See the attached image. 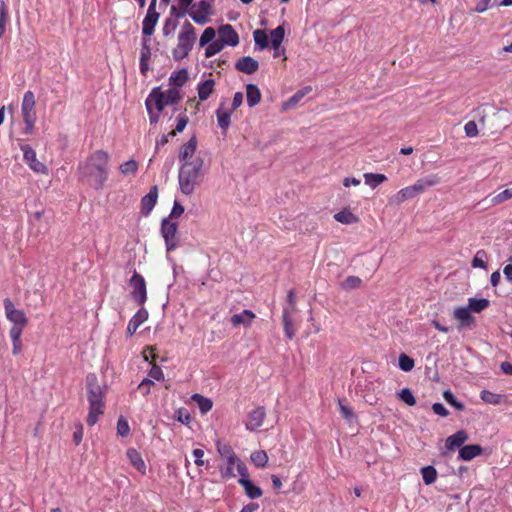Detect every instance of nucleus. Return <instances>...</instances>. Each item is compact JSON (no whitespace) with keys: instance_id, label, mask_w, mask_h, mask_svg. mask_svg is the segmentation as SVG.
Masks as SVG:
<instances>
[{"instance_id":"obj_58","label":"nucleus","mask_w":512,"mask_h":512,"mask_svg":"<svg viewBox=\"0 0 512 512\" xmlns=\"http://www.w3.org/2000/svg\"><path fill=\"white\" fill-rule=\"evenodd\" d=\"M338 406H339V410H340L341 415L345 419L350 420V419H352L354 417L353 410L349 406L345 405L343 403V401L340 400V399L338 400Z\"/></svg>"},{"instance_id":"obj_48","label":"nucleus","mask_w":512,"mask_h":512,"mask_svg":"<svg viewBox=\"0 0 512 512\" xmlns=\"http://www.w3.org/2000/svg\"><path fill=\"white\" fill-rule=\"evenodd\" d=\"M414 360L407 356L406 354L402 353L399 356V367L401 370L405 372H409L414 368Z\"/></svg>"},{"instance_id":"obj_57","label":"nucleus","mask_w":512,"mask_h":512,"mask_svg":"<svg viewBox=\"0 0 512 512\" xmlns=\"http://www.w3.org/2000/svg\"><path fill=\"white\" fill-rule=\"evenodd\" d=\"M150 43H151L150 38H143V40H142V47H141V53H140V57L143 60H149L150 57H151Z\"/></svg>"},{"instance_id":"obj_49","label":"nucleus","mask_w":512,"mask_h":512,"mask_svg":"<svg viewBox=\"0 0 512 512\" xmlns=\"http://www.w3.org/2000/svg\"><path fill=\"white\" fill-rule=\"evenodd\" d=\"M511 198H512V192H511V189L508 188V189H505L502 192L498 193L497 195L493 196L490 201H491L492 205H497V204L503 203Z\"/></svg>"},{"instance_id":"obj_44","label":"nucleus","mask_w":512,"mask_h":512,"mask_svg":"<svg viewBox=\"0 0 512 512\" xmlns=\"http://www.w3.org/2000/svg\"><path fill=\"white\" fill-rule=\"evenodd\" d=\"M487 253L484 250H478L472 260V267L486 269Z\"/></svg>"},{"instance_id":"obj_28","label":"nucleus","mask_w":512,"mask_h":512,"mask_svg":"<svg viewBox=\"0 0 512 512\" xmlns=\"http://www.w3.org/2000/svg\"><path fill=\"white\" fill-rule=\"evenodd\" d=\"M238 482L244 488L246 495L250 499H257L262 496L261 488L254 485L250 479H239Z\"/></svg>"},{"instance_id":"obj_38","label":"nucleus","mask_w":512,"mask_h":512,"mask_svg":"<svg viewBox=\"0 0 512 512\" xmlns=\"http://www.w3.org/2000/svg\"><path fill=\"white\" fill-rule=\"evenodd\" d=\"M336 221L342 224H354L358 218L349 210H342L334 215Z\"/></svg>"},{"instance_id":"obj_14","label":"nucleus","mask_w":512,"mask_h":512,"mask_svg":"<svg viewBox=\"0 0 512 512\" xmlns=\"http://www.w3.org/2000/svg\"><path fill=\"white\" fill-rule=\"evenodd\" d=\"M265 416H266V412L263 407H257L254 410H252L248 414V419L245 424L246 429L250 430V431H255L257 428L262 426Z\"/></svg>"},{"instance_id":"obj_63","label":"nucleus","mask_w":512,"mask_h":512,"mask_svg":"<svg viewBox=\"0 0 512 512\" xmlns=\"http://www.w3.org/2000/svg\"><path fill=\"white\" fill-rule=\"evenodd\" d=\"M149 376L155 380H163L164 379V374H163V371L162 369L157 366V365H153L152 368L150 369L149 371Z\"/></svg>"},{"instance_id":"obj_4","label":"nucleus","mask_w":512,"mask_h":512,"mask_svg":"<svg viewBox=\"0 0 512 512\" xmlns=\"http://www.w3.org/2000/svg\"><path fill=\"white\" fill-rule=\"evenodd\" d=\"M196 41L195 28L190 22H185L181 32L178 34L177 46L173 49L172 55L176 61L187 57Z\"/></svg>"},{"instance_id":"obj_39","label":"nucleus","mask_w":512,"mask_h":512,"mask_svg":"<svg viewBox=\"0 0 512 512\" xmlns=\"http://www.w3.org/2000/svg\"><path fill=\"white\" fill-rule=\"evenodd\" d=\"M421 475L424 483L426 485H431L437 478V471L433 466L428 465L421 469Z\"/></svg>"},{"instance_id":"obj_62","label":"nucleus","mask_w":512,"mask_h":512,"mask_svg":"<svg viewBox=\"0 0 512 512\" xmlns=\"http://www.w3.org/2000/svg\"><path fill=\"white\" fill-rule=\"evenodd\" d=\"M177 419L181 423L188 424L191 420V416L187 409L180 408L177 410Z\"/></svg>"},{"instance_id":"obj_35","label":"nucleus","mask_w":512,"mask_h":512,"mask_svg":"<svg viewBox=\"0 0 512 512\" xmlns=\"http://www.w3.org/2000/svg\"><path fill=\"white\" fill-rule=\"evenodd\" d=\"M240 462L239 458H235L233 462L227 460L226 466L220 467V474L224 479H230L235 477L234 469L237 468L238 463Z\"/></svg>"},{"instance_id":"obj_51","label":"nucleus","mask_w":512,"mask_h":512,"mask_svg":"<svg viewBox=\"0 0 512 512\" xmlns=\"http://www.w3.org/2000/svg\"><path fill=\"white\" fill-rule=\"evenodd\" d=\"M215 34V30L212 27H207L200 37L199 45L204 47L211 43L215 37Z\"/></svg>"},{"instance_id":"obj_43","label":"nucleus","mask_w":512,"mask_h":512,"mask_svg":"<svg viewBox=\"0 0 512 512\" xmlns=\"http://www.w3.org/2000/svg\"><path fill=\"white\" fill-rule=\"evenodd\" d=\"M217 451L223 458H226V460H230V462H233L235 458H238L234 453L233 449L227 444H221L220 442H218Z\"/></svg>"},{"instance_id":"obj_29","label":"nucleus","mask_w":512,"mask_h":512,"mask_svg":"<svg viewBox=\"0 0 512 512\" xmlns=\"http://www.w3.org/2000/svg\"><path fill=\"white\" fill-rule=\"evenodd\" d=\"M215 82L213 79H207L200 82L197 87L198 97L201 101L207 100L214 91Z\"/></svg>"},{"instance_id":"obj_20","label":"nucleus","mask_w":512,"mask_h":512,"mask_svg":"<svg viewBox=\"0 0 512 512\" xmlns=\"http://www.w3.org/2000/svg\"><path fill=\"white\" fill-rule=\"evenodd\" d=\"M255 318L256 315L254 312L249 309H245L239 314H234L230 321L233 327H238L240 325H243L244 327H250Z\"/></svg>"},{"instance_id":"obj_22","label":"nucleus","mask_w":512,"mask_h":512,"mask_svg":"<svg viewBox=\"0 0 512 512\" xmlns=\"http://www.w3.org/2000/svg\"><path fill=\"white\" fill-rule=\"evenodd\" d=\"M162 92L158 91L157 89H154L149 96L147 97L145 104L148 112H151V109L153 111H156L158 113H161L163 110V104H162Z\"/></svg>"},{"instance_id":"obj_19","label":"nucleus","mask_w":512,"mask_h":512,"mask_svg":"<svg viewBox=\"0 0 512 512\" xmlns=\"http://www.w3.org/2000/svg\"><path fill=\"white\" fill-rule=\"evenodd\" d=\"M417 195L418 194L416 192V189H415L414 185L407 186V187L402 188L401 190H399L395 195H393L389 199V203L391 205H400L404 201H406L408 199H412V198H414Z\"/></svg>"},{"instance_id":"obj_18","label":"nucleus","mask_w":512,"mask_h":512,"mask_svg":"<svg viewBox=\"0 0 512 512\" xmlns=\"http://www.w3.org/2000/svg\"><path fill=\"white\" fill-rule=\"evenodd\" d=\"M235 68L242 73L253 74L258 70L259 63L250 56H244L236 62Z\"/></svg>"},{"instance_id":"obj_36","label":"nucleus","mask_w":512,"mask_h":512,"mask_svg":"<svg viewBox=\"0 0 512 512\" xmlns=\"http://www.w3.org/2000/svg\"><path fill=\"white\" fill-rule=\"evenodd\" d=\"M284 35H285V31H284L283 26H278L271 31V33H270L271 45L275 50H277L280 47V45L284 39Z\"/></svg>"},{"instance_id":"obj_17","label":"nucleus","mask_w":512,"mask_h":512,"mask_svg":"<svg viewBox=\"0 0 512 512\" xmlns=\"http://www.w3.org/2000/svg\"><path fill=\"white\" fill-rule=\"evenodd\" d=\"M453 317L459 321V328L471 327L474 325V317L468 307H457L453 311Z\"/></svg>"},{"instance_id":"obj_27","label":"nucleus","mask_w":512,"mask_h":512,"mask_svg":"<svg viewBox=\"0 0 512 512\" xmlns=\"http://www.w3.org/2000/svg\"><path fill=\"white\" fill-rule=\"evenodd\" d=\"M312 91L311 86H306L298 90L286 102L283 103V109L288 110L294 108L307 94Z\"/></svg>"},{"instance_id":"obj_15","label":"nucleus","mask_w":512,"mask_h":512,"mask_svg":"<svg viewBox=\"0 0 512 512\" xmlns=\"http://www.w3.org/2000/svg\"><path fill=\"white\" fill-rule=\"evenodd\" d=\"M35 107V96L32 91L25 92L21 105V113L23 119L36 118L34 112Z\"/></svg>"},{"instance_id":"obj_6","label":"nucleus","mask_w":512,"mask_h":512,"mask_svg":"<svg viewBox=\"0 0 512 512\" xmlns=\"http://www.w3.org/2000/svg\"><path fill=\"white\" fill-rule=\"evenodd\" d=\"M129 284L132 288L131 296L139 304L143 305L147 299L146 282L142 275L134 271Z\"/></svg>"},{"instance_id":"obj_26","label":"nucleus","mask_w":512,"mask_h":512,"mask_svg":"<svg viewBox=\"0 0 512 512\" xmlns=\"http://www.w3.org/2000/svg\"><path fill=\"white\" fill-rule=\"evenodd\" d=\"M127 458L130 463L142 474L146 473V464L140 453L133 448L127 450Z\"/></svg>"},{"instance_id":"obj_16","label":"nucleus","mask_w":512,"mask_h":512,"mask_svg":"<svg viewBox=\"0 0 512 512\" xmlns=\"http://www.w3.org/2000/svg\"><path fill=\"white\" fill-rule=\"evenodd\" d=\"M157 198H158V189H157V186H153V187H151L148 194H146L141 199V213L144 216H148L150 214V212L156 205Z\"/></svg>"},{"instance_id":"obj_12","label":"nucleus","mask_w":512,"mask_h":512,"mask_svg":"<svg viewBox=\"0 0 512 512\" xmlns=\"http://www.w3.org/2000/svg\"><path fill=\"white\" fill-rule=\"evenodd\" d=\"M197 149L196 137H191L186 143H184L179 149V161L181 164L191 163L195 158V152Z\"/></svg>"},{"instance_id":"obj_31","label":"nucleus","mask_w":512,"mask_h":512,"mask_svg":"<svg viewBox=\"0 0 512 512\" xmlns=\"http://www.w3.org/2000/svg\"><path fill=\"white\" fill-rule=\"evenodd\" d=\"M161 100L164 109L168 105L178 103L180 100V93L176 88L168 89L167 91L162 92Z\"/></svg>"},{"instance_id":"obj_24","label":"nucleus","mask_w":512,"mask_h":512,"mask_svg":"<svg viewBox=\"0 0 512 512\" xmlns=\"http://www.w3.org/2000/svg\"><path fill=\"white\" fill-rule=\"evenodd\" d=\"M148 318V312L145 309H140L129 321L127 326V333L132 336L139 326Z\"/></svg>"},{"instance_id":"obj_25","label":"nucleus","mask_w":512,"mask_h":512,"mask_svg":"<svg viewBox=\"0 0 512 512\" xmlns=\"http://www.w3.org/2000/svg\"><path fill=\"white\" fill-rule=\"evenodd\" d=\"M482 452V447L478 444L466 445L460 448L459 450V459L464 461H470L476 456L480 455Z\"/></svg>"},{"instance_id":"obj_13","label":"nucleus","mask_w":512,"mask_h":512,"mask_svg":"<svg viewBox=\"0 0 512 512\" xmlns=\"http://www.w3.org/2000/svg\"><path fill=\"white\" fill-rule=\"evenodd\" d=\"M219 41L223 45L236 46L239 43V37L230 24L222 25L219 28Z\"/></svg>"},{"instance_id":"obj_3","label":"nucleus","mask_w":512,"mask_h":512,"mask_svg":"<svg viewBox=\"0 0 512 512\" xmlns=\"http://www.w3.org/2000/svg\"><path fill=\"white\" fill-rule=\"evenodd\" d=\"M87 398L89 402V413L87 423L93 426L97 423L100 415L104 413V393L95 374H88L86 377Z\"/></svg>"},{"instance_id":"obj_42","label":"nucleus","mask_w":512,"mask_h":512,"mask_svg":"<svg viewBox=\"0 0 512 512\" xmlns=\"http://www.w3.org/2000/svg\"><path fill=\"white\" fill-rule=\"evenodd\" d=\"M282 321L285 335L288 339H292L295 335V327L292 317H287V313H282Z\"/></svg>"},{"instance_id":"obj_11","label":"nucleus","mask_w":512,"mask_h":512,"mask_svg":"<svg viewBox=\"0 0 512 512\" xmlns=\"http://www.w3.org/2000/svg\"><path fill=\"white\" fill-rule=\"evenodd\" d=\"M468 439V434L464 430H459L456 433L450 435L445 440L443 456H447L450 452H453L456 448L462 446Z\"/></svg>"},{"instance_id":"obj_53","label":"nucleus","mask_w":512,"mask_h":512,"mask_svg":"<svg viewBox=\"0 0 512 512\" xmlns=\"http://www.w3.org/2000/svg\"><path fill=\"white\" fill-rule=\"evenodd\" d=\"M399 398L409 406L416 404V399L409 388H404L398 393Z\"/></svg>"},{"instance_id":"obj_2","label":"nucleus","mask_w":512,"mask_h":512,"mask_svg":"<svg viewBox=\"0 0 512 512\" xmlns=\"http://www.w3.org/2000/svg\"><path fill=\"white\" fill-rule=\"evenodd\" d=\"M206 174L204 159L197 156L191 163L181 164L178 172V183L180 191L190 196L194 193Z\"/></svg>"},{"instance_id":"obj_21","label":"nucleus","mask_w":512,"mask_h":512,"mask_svg":"<svg viewBox=\"0 0 512 512\" xmlns=\"http://www.w3.org/2000/svg\"><path fill=\"white\" fill-rule=\"evenodd\" d=\"M441 181L440 177L436 174H430L425 177L418 179L413 185L416 189L417 194H421L428 188L436 186Z\"/></svg>"},{"instance_id":"obj_37","label":"nucleus","mask_w":512,"mask_h":512,"mask_svg":"<svg viewBox=\"0 0 512 512\" xmlns=\"http://www.w3.org/2000/svg\"><path fill=\"white\" fill-rule=\"evenodd\" d=\"M9 21L8 7L3 0H0V38L5 34Z\"/></svg>"},{"instance_id":"obj_23","label":"nucleus","mask_w":512,"mask_h":512,"mask_svg":"<svg viewBox=\"0 0 512 512\" xmlns=\"http://www.w3.org/2000/svg\"><path fill=\"white\" fill-rule=\"evenodd\" d=\"M232 112L233 111L231 109L225 108L224 103H221L216 111L218 126L223 131H226L230 126V118Z\"/></svg>"},{"instance_id":"obj_1","label":"nucleus","mask_w":512,"mask_h":512,"mask_svg":"<svg viewBox=\"0 0 512 512\" xmlns=\"http://www.w3.org/2000/svg\"><path fill=\"white\" fill-rule=\"evenodd\" d=\"M109 160L110 156L107 152L103 150L95 151L79 164L78 173L80 178L89 182L94 189H102L108 179Z\"/></svg>"},{"instance_id":"obj_7","label":"nucleus","mask_w":512,"mask_h":512,"mask_svg":"<svg viewBox=\"0 0 512 512\" xmlns=\"http://www.w3.org/2000/svg\"><path fill=\"white\" fill-rule=\"evenodd\" d=\"M4 309L6 318L13 323V326H24L26 327L28 323V318L26 317L23 310L16 309L13 302L6 298L4 300Z\"/></svg>"},{"instance_id":"obj_47","label":"nucleus","mask_w":512,"mask_h":512,"mask_svg":"<svg viewBox=\"0 0 512 512\" xmlns=\"http://www.w3.org/2000/svg\"><path fill=\"white\" fill-rule=\"evenodd\" d=\"M443 398L447 403H449L451 406H453L456 410L462 411L464 409L463 403L458 401L453 393L450 390H445L443 392Z\"/></svg>"},{"instance_id":"obj_40","label":"nucleus","mask_w":512,"mask_h":512,"mask_svg":"<svg viewBox=\"0 0 512 512\" xmlns=\"http://www.w3.org/2000/svg\"><path fill=\"white\" fill-rule=\"evenodd\" d=\"M192 399L198 404L200 411L205 414L212 409L213 403L210 399L199 394H194Z\"/></svg>"},{"instance_id":"obj_54","label":"nucleus","mask_w":512,"mask_h":512,"mask_svg":"<svg viewBox=\"0 0 512 512\" xmlns=\"http://www.w3.org/2000/svg\"><path fill=\"white\" fill-rule=\"evenodd\" d=\"M130 427L128 422L123 418L120 417L117 421V434L122 437H126L129 435Z\"/></svg>"},{"instance_id":"obj_59","label":"nucleus","mask_w":512,"mask_h":512,"mask_svg":"<svg viewBox=\"0 0 512 512\" xmlns=\"http://www.w3.org/2000/svg\"><path fill=\"white\" fill-rule=\"evenodd\" d=\"M464 131L467 137H475L478 135L477 124L474 121H468L464 126Z\"/></svg>"},{"instance_id":"obj_8","label":"nucleus","mask_w":512,"mask_h":512,"mask_svg":"<svg viewBox=\"0 0 512 512\" xmlns=\"http://www.w3.org/2000/svg\"><path fill=\"white\" fill-rule=\"evenodd\" d=\"M210 14L211 4L206 0H202L199 3L193 5L189 11V15L193 21L201 25H204L209 21Z\"/></svg>"},{"instance_id":"obj_9","label":"nucleus","mask_w":512,"mask_h":512,"mask_svg":"<svg viewBox=\"0 0 512 512\" xmlns=\"http://www.w3.org/2000/svg\"><path fill=\"white\" fill-rule=\"evenodd\" d=\"M23 157L28 166L37 173H46L47 167L36 157V152L29 145H22Z\"/></svg>"},{"instance_id":"obj_64","label":"nucleus","mask_w":512,"mask_h":512,"mask_svg":"<svg viewBox=\"0 0 512 512\" xmlns=\"http://www.w3.org/2000/svg\"><path fill=\"white\" fill-rule=\"evenodd\" d=\"M24 328V326H12L9 332L11 340H21V335Z\"/></svg>"},{"instance_id":"obj_52","label":"nucleus","mask_w":512,"mask_h":512,"mask_svg":"<svg viewBox=\"0 0 512 512\" xmlns=\"http://www.w3.org/2000/svg\"><path fill=\"white\" fill-rule=\"evenodd\" d=\"M224 45L219 40L209 43L205 49V56L207 58L212 57L219 53L223 49Z\"/></svg>"},{"instance_id":"obj_46","label":"nucleus","mask_w":512,"mask_h":512,"mask_svg":"<svg viewBox=\"0 0 512 512\" xmlns=\"http://www.w3.org/2000/svg\"><path fill=\"white\" fill-rule=\"evenodd\" d=\"M254 41L260 49H265L268 46V36L263 30H255L253 33Z\"/></svg>"},{"instance_id":"obj_60","label":"nucleus","mask_w":512,"mask_h":512,"mask_svg":"<svg viewBox=\"0 0 512 512\" xmlns=\"http://www.w3.org/2000/svg\"><path fill=\"white\" fill-rule=\"evenodd\" d=\"M183 213L184 207L178 201L175 200L172 211L167 218H170V220L172 221V219L174 218H179Z\"/></svg>"},{"instance_id":"obj_32","label":"nucleus","mask_w":512,"mask_h":512,"mask_svg":"<svg viewBox=\"0 0 512 512\" xmlns=\"http://www.w3.org/2000/svg\"><path fill=\"white\" fill-rule=\"evenodd\" d=\"M489 304V300L485 298H469L467 307L471 312L480 313L481 311L485 310Z\"/></svg>"},{"instance_id":"obj_10","label":"nucleus","mask_w":512,"mask_h":512,"mask_svg":"<svg viewBox=\"0 0 512 512\" xmlns=\"http://www.w3.org/2000/svg\"><path fill=\"white\" fill-rule=\"evenodd\" d=\"M158 19L159 13L156 11V0H151L147 14L143 20L142 33L146 36H150L154 32Z\"/></svg>"},{"instance_id":"obj_45","label":"nucleus","mask_w":512,"mask_h":512,"mask_svg":"<svg viewBox=\"0 0 512 512\" xmlns=\"http://www.w3.org/2000/svg\"><path fill=\"white\" fill-rule=\"evenodd\" d=\"M119 170L123 175L135 174L138 170V163L133 159L128 160L120 165Z\"/></svg>"},{"instance_id":"obj_30","label":"nucleus","mask_w":512,"mask_h":512,"mask_svg":"<svg viewBox=\"0 0 512 512\" xmlns=\"http://www.w3.org/2000/svg\"><path fill=\"white\" fill-rule=\"evenodd\" d=\"M246 98L249 107H254L261 101V92L255 84L246 85Z\"/></svg>"},{"instance_id":"obj_5","label":"nucleus","mask_w":512,"mask_h":512,"mask_svg":"<svg viewBox=\"0 0 512 512\" xmlns=\"http://www.w3.org/2000/svg\"><path fill=\"white\" fill-rule=\"evenodd\" d=\"M178 224L170 220V218H164L161 222V235L165 241L167 252L175 250L179 243L177 236Z\"/></svg>"},{"instance_id":"obj_56","label":"nucleus","mask_w":512,"mask_h":512,"mask_svg":"<svg viewBox=\"0 0 512 512\" xmlns=\"http://www.w3.org/2000/svg\"><path fill=\"white\" fill-rule=\"evenodd\" d=\"M361 284V279L357 276H349L345 279V281L342 283V287L344 289H354L358 288Z\"/></svg>"},{"instance_id":"obj_33","label":"nucleus","mask_w":512,"mask_h":512,"mask_svg":"<svg viewBox=\"0 0 512 512\" xmlns=\"http://www.w3.org/2000/svg\"><path fill=\"white\" fill-rule=\"evenodd\" d=\"M187 80L188 71L186 69H181L179 71L173 72L169 78L170 84H172L175 87H182Z\"/></svg>"},{"instance_id":"obj_34","label":"nucleus","mask_w":512,"mask_h":512,"mask_svg":"<svg viewBox=\"0 0 512 512\" xmlns=\"http://www.w3.org/2000/svg\"><path fill=\"white\" fill-rule=\"evenodd\" d=\"M387 177L384 174L379 173H365L364 181L365 184L370 186L371 188H376L379 184L385 182Z\"/></svg>"},{"instance_id":"obj_61","label":"nucleus","mask_w":512,"mask_h":512,"mask_svg":"<svg viewBox=\"0 0 512 512\" xmlns=\"http://www.w3.org/2000/svg\"><path fill=\"white\" fill-rule=\"evenodd\" d=\"M193 0H178L181 10L176 14L177 17H183L189 14L188 7L192 5Z\"/></svg>"},{"instance_id":"obj_50","label":"nucleus","mask_w":512,"mask_h":512,"mask_svg":"<svg viewBox=\"0 0 512 512\" xmlns=\"http://www.w3.org/2000/svg\"><path fill=\"white\" fill-rule=\"evenodd\" d=\"M481 399L489 404L497 405L500 403L501 396L488 390H483L480 395Z\"/></svg>"},{"instance_id":"obj_41","label":"nucleus","mask_w":512,"mask_h":512,"mask_svg":"<svg viewBox=\"0 0 512 512\" xmlns=\"http://www.w3.org/2000/svg\"><path fill=\"white\" fill-rule=\"evenodd\" d=\"M251 461L255 464V466L263 468L266 466L268 462V456L265 451L258 450L251 454Z\"/></svg>"},{"instance_id":"obj_55","label":"nucleus","mask_w":512,"mask_h":512,"mask_svg":"<svg viewBox=\"0 0 512 512\" xmlns=\"http://www.w3.org/2000/svg\"><path fill=\"white\" fill-rule=\"evenodd\" d=\"M497 0H479L474 8L475 12L483 13L490 7L494 6Z\"/></svg>"}]
</instances>
